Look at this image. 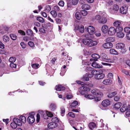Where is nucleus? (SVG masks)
I'll return each mask as SVG.
<instances>
[{
	"instance_id": "obj_1",
	"label": "nucleus",
	"mask_w": 130,
	"mask_h": 130,
	"mask_svg": "<svg viewBox=\"0 0 130 130\" xmlns=\"http://www.w3.org/2000/svg\"><path fill=\"white\" fill-rule=\"evenodd\" d=\"M91 73L94 76V77L96 80L102 79L105 77V74L102 73V71L101 70H93Z\"/></svg>"
},
{
	"instance_id": "obj_2",
	"label": "nucleus",
	"mask_w": 130,
	"mask_h": 130,
	"mask_svg": "<svg viewBox=\"0 0 130 130\" xmlns=\"http://www.w3.org/2000/svg\"><path fill=\"white\" fill-rule=\"evenodd\" d=\"M83 39V42L84 44L89 47H91L96 45L97 44V42L96 41H93L91 39Z\"/></svg>"
},
{
	"instance_id": "obj_3",
	"label": "nucleus",
	"mask_w": 130,
	"mask_h": 130,
	"mask_svg": "<svg viewBox=\"0 0 130 130\" xmlns=\"http://www.w3.org/2000/svg\"><path fill=\"white\" fill-rule=\"evenodd\" d=\"M59 120L56 117H54L52 119V122L48 125V128L50 129L54 128L57 126V123L58 122Z\"/></svg>"
},
{
	"instance_id": "obj_4",
	"label": "nucleus",
	"mask_w": 130,
	"mask_h": 130,
	"mask_svg": "<svg viewBox=\"0 0 130 130\" xmlns=\"http://www.w3.org/2000/svg\"><path fill=\"white\" fill-rule=\"evenodd\" d=\"M125 44L123 43H119L115 45V48L117 49L120 50V53L122 54H125L127 51L125 48Z\"/></svg>"
},
{
	"instance_id": "obj_5",
	"label": "nucleus",
	"mask_w": 130,
	"mask_h": 130,
	"mask_svg": "<svg viewBox=\"0 0 130 130\" xmlns=\"http://www.w3.org/2000/svg\"><path fill=\"white\" fill-rule=\"evenodd\" d=\"M39 113L43 116L45 119H47L48 117H51L53 116V114L51 112L47 111L41 110L40 111Z\"/></svg>"
},
{
	"instance_id": "obj_6",
	"label": "nucleus",
	"mask_w": 130,
	"mask_h": 130,
	"mask_svg": "<svg viewBox=\"0 0 130 130\" xmlns=\"http://www.w3.org/2000/svg\"><path fill=\"white\" fill-rule=\"evenodd\" d=\"M119 9L118 6L117 5L115 4L109 9V11L111 13L115 14L118 11Z\"/></svg>"
},
{
	"instance_id": "obj_7",
	"label": "nucleus",
	"mask_w": 130,
	"mask_h": 130,
	"mask_svg": "<svg viewBox=\"0 0 130 130\" xmlns=\"http://www.w3.org/2000/svg\"><path fill=\"white\" fill-rule=\"evenodd\" d=\"M34 113H30L29 116L28 117L27 121L30 124L33 123L35 121L34 118Z\"/></svg>"
},
{
	"instance_id": "obj_8",
	"label": "nucleus",
	"mask_w": 130,
	"mask_h": 130,
	"mask_svg": "<svg viewBox=\"0 0 130 130\" xmlns=\"http://www.w3.org/2000/svg\"><path fill=\"white\" fill-rule=\"evenodd\" d=\"M114 26L117 28L120 31H122L123 30V28L121 26V23L119 21H115L113 23Z\"/></svg>"
},
{
	"instance_id": "obj_9",
	"label": "nucleus",
	"mask_w": 130,
	"mask_h": 130,
	"mask_svg": "<svg viewBox=\"0 0 130 130\" xmlns=\"http://www.w3.org/2000/svg\"><path fill=\"white\" fill-rule=\"evenodd\" d=\"M95 30L94 28L92 26H89L87 28V30L90 35L94 34Z\"/></svg>"
},
{
	"instance_id": "obj_10",
	"label": "nucleus",
	"mask_w": 130,
	"mask_h": 130,
	"mask_svg": "<svg viewBox=\"0 0 130 130\" xmlns=\"http://www.w3.org/2000/svg\"><path fill=\"white\" fill-rule=\"evenodd\" d=\"M117 29L115 27H111L108 29V34L110 36H112L114 35L116 32Z\"/></svg>"
},
{
	"instance_id": "obj_11",
	"label": "nucleus",
	"mask_w": 130,
	"mask_h": 130,
	"mask_svg": "<svg viewBox=\"0 0 130 130\" xmlns=\"http://www.w3.org/2000/svg\"><path fill=\"white\" fill-rule=\"evenodd\" d=\"M91 92L93 94L96 96L100 95L101 96H102L103 95V94L99 90L96 89L92 90Z\"/></svg>"
},
{
	"instance_id": "obj_12",
	"label": "nucleus",
	"mask_w": 130,
	"mask_h": 130,
	"mask_svg": "<svg viewBox=\"0 0 130 130\" xmlns=\"http://www.w3.org/2000/svg\"><path fill=\"white\" fill-rule=\"evenodd\" d=\"M127 6L124 5L120 8V11L121 13L125 14L127 12Z\"/></svg>"
},
{
	"instance_id": "obj_13",
	"label": "nucleus",
	"mask_w": 130,
	"mask_h": 130,
	"mask_svg": "<svg viewBox=\"0 0 130 130\" xmlns=\"http://www.w3.org/2000/svg\"><path fill=\"white\" fill-rule=\"evenodd\" d=\"M84 27L83 25L76 26L75 27L74 30H79L80 32L83 33L84 32Z\"/></svg>"
},
{
	"instance_id": "obj_14",
	"label": "nucleus",
	"mask_w": 130,
	"mask_h": 130,
	"mask_svg": "<svg viewBox=\"0 0 130 130\" xmlns=\"http://www.w3.org/2000/svg\"><path fill=\"white\" fill-rule=\"evenodd\" d=\"M113 45L112 43L107 42L103 44L102 45V47L105 48L107 49L112 47Z\"/></svg>"
},
{
	"instance_id": "obj_15",
	"label": "nucleus",
	"mask_w": 130,
	"mask_h": 130,
	"mask_svg": "<svg viewBox=\"0 0 130 130\" xmlns=\"http://www.w3.org/2000/svg\"><path fill=\"white\" fill-rule=\"evenodd\" d=\"M108 26L105 25H103L102 27V31L104 34H106L107 32H108Z\"/></svg>"
},
{
	"instance_id": "obj_16",
	"label": "nucleus",
	"mask_w": 130,
	"mask_h": 130,
	"mask_svg": "<svg viewBox=\"0 0 130 130\" xmlns=\"http://www.w3.org/2000/svg\"><path fill=\"white\" fill-rule=\"evenodd\" d=\"M110 104V101L106 99L103 101L102 103V104L104 107H107Z\"/></svg>"
},
{
	"instance_id": "obj_17",
	"label": "nucleus",
	"mask_w": 130,
	"mask_h": 130,
	"mask_svg": "<svg viewBox=\"0 0 130 130\" xmlns=\"http://www.w3.org/2000/svg\"><path fill=\"white\" fill-rule=\"evenodd\" d=\"M56 90L58 91H63L65 90V87L60 85H58L55 87Z\"/></svg>"
},
{
	"instance_id": "obj_18",
	"label": "nucleus",
	"mask_w": 130,
	"mask_h": 130,
	"mask_svg": "<svg viewBox=\"0 0 130 130\" xmlns=\"http://www.w3.org/2000/svg\"><path fill=\"white\" fill-rule=\"evenodd\" d=\"M108 58L107 55L106 54L102 53L101 54V60L102 61L106 62Z\"/></svg>"
},
{
	"instance_id": "obj_19",
	"label": "nucleus",
	"mask_w": 130,
	"mask_h": 130,
	"mask_svg": "<svg viewBox=\"0 0 130 130\" xmlns=\"http://www.w3.org/2000/svg\"><path fill=\"white\" fill-rule=\"evenodd\" d=\"M13 121H14L15 123L18 126H21L22 125V123H21L19 119L17 118H14L13 119Z\"/></svg>"
},
{
	"instance_id": "obj_20",
	"label": "nucleus",
	"mask_w": 130,
	"mask_h": 130,
	"mask_svg": "<svg viewBox=\"0 0 130 130\" xmlns=\"http://www.w3.org/2000/svg\"><path fill=\"white\" fill-rule=\"evenodd\" d=\"M102 83L105 85H110L112 84V81L110 79H105L103 80Z\"/></svg>"
},
{
	"instance_id": "obj_21",
	"label": "nucleus",
	"mask_w": 130,
	"mask_h": 130,
	"mask_svg": "<svg viewBox=\"0 0 130 130\" xmlns=\"http://www.w3.org/2000/svg\"><path fill=\"white\" fill-rule=\"evenodd\" d=\"M120 31L117 32V35L119 38H122L124 36V34L123 32L121 31Z\"/></svg>"
},
{
	"instance_id": "obj_22",
	"label": "nucleus",
	"mask_w": 130,
	"mask_h": 130,
	"mask_svg": "<svg viewBox=\"0 0 130 130\" xmlns=\"http://www.w3.org/2000/svg\"><path fill=\"white\" fill-rule=\"evenodd\" d=\"M107 21V19L105 17H102L100 20L99 23L105 24L106 23Z\"/></svg>"
},
{
	"instance_id": "obj_23",
	"label": "nucleus",
	"mask_w": 130,
	"mask_h": 130,
	"mask_svg": "<svg viewBox=\"0 0 130 130\" xmlns=\"http://www.w3.org/2000/svg\"><path fill=\"white\" fill-rule=\"evenodd\" d=\"M92 57L94 59V61H96L98 60V59L100 57L98 54H94L92 55Z\"/></svg>"
},
{
	"instance_id": "obj_24",
	"label": "nucleus",
	"mask_w": 130,
	"mask_h": 130,
	"mask_svg": "<svg viewBox=\"0 0 130 130\" xmlns=\"http://www.w3.org/2000/svg\"><path fill=\"white\" fill-rule=\"evenodd\" d=\"M122 105V103L119 102L116 103L113 106L114 108L116 109H118L121 107Z\"/></svg>"
},
{
	"instance_id": "obj_25",
	"label": "nucleus",
	"mask_w": 130,
	"mask_h": 130,
	"mask_svg": "<svg viewBox=\"0 0 130 130\" xmlns=\"http://www.w3.org/2000/svg\"><path fill=\"white\" fill-rule=\"evenodd\" d=\"M49 107L51 110L54 111L56 109V106L55 104L51 103Z\"/></svg>"
},
{
	"instance_id": "obj_26",
	"label": "nucleus",
	"mask_w": 130,
	"mask_h": 130,
	"mask_svg": "<svg viewBox=\"0 0 130 130\" xmlns=\"http://www.w3.org/2000/svg\"><path fill=\"white\" fill-rule=\"evenodd\" d=\"M19 119L22 124V123H24L26 122V120L25 116H21L20 117Z\"/></svg>"
},
{
	"instance_id": "obj_27",
	"label": "nucleus",
	"mask_w": 130,
	"mask_h": 130,
	"mask_svg": "<svg viewBox=\"0 0 130 130\" xmlns=\"http://www.w3.org/2000/svg\"><path fill=\"white\" fill-rule=\"evenodd\" d=\"M117 94V92L116 91L113 92H112L109 93H108L107 96L109 98H111L115 95H116Z\"/></svg>"
},
{
	"instance_id": "obj_28",
	"label": "nucleus",
	"mask_w": 130,
	"mask_h": 130,
	"mask_svg": "<svg viewBox=\"0 0 130 130\" xmlns=\"http://www.w3.org/2000/svg\"><path fill=\"white\" fill-rule=\"evenodd\" d=\"M82 8L86 10H88L90 9V7L89 5L85 4H83L82 6Z\"/></svg>"
},
{
	"instance_id": "obj_29",
	"label": "nucleus",
	"mask_w": 130,
	"mask_h": 130,
	"mask_svg": "<svg viewBox=\"0 0 130 130\" xmlns=\"http://www.w3.org/2000/svg\"><path fill=\"white\" fill-rule=\"evenodd\" d=\"M96 125L95 123L93 122L90 123L89 124V127L91 129H93L94 128L96 127Z\"/></svg>"
},
{
	"instance_id": "obj_30",
	"label": "nucleus",
	"mask_w": 130,
	"mask_h": 130,
	"mask_svg": "<svg viewBox=\"0 0 130 130\" xmlns=\"http://www.w3.org/2000/svg\"><path fill=\"white\" fill-rule=\"evenodd\" d=\"M91 65L93 67L96 68H100L101 67L98 63L95 62L92 63Z\"/></svg>"
},
{
	"instance_id": "obj_31",
	"label": "nucleus",
	"mask_w": 130,
	"mask_h": 130,
	"mask_svg": "<svg viewBox=\"0 0 130 130\" xmlns=\"http://www.w3.org/2000/svg\"><path fill=\"white\" fill-rule=\"evenodd\" d=\"M10 126L12 128L14 129L17 127L18 125L15 123L14 121H13L11 123Z\"/></svg>"
},
{
	"instance_id": "obj_32",
	"label": "nucleus",
	"mask_w": 130,
	"mask_h": 130,
	"mask_svg": "<svg viewBox=\"0 0 130 130\" xmlns=\"http://www.w3.org/2000/svg\"><path fill=\"white\" fill-rule=\"evenodd\" d=\"M81 90H83L85 91H88L90 90V89L87 87L86 85H85L81 88Z\"/></svg>"
},
{
	"instance_id": "obj_33",
	"label": "nucleus",
	"mask_w": 130,
	"mask_h": 130,
	"mask_svg": "<svg viewBox=\"0 0 130 130\" xmlns=\"http://www.w3.org/2000/svg\"><path fill=\"white\" fill-rule=\"evenodd\" d=\"M85 97L89 99H92L94 98V96L92 94H85Z\"/></svg>"
},
{
	"instance_id": "obj_34",
	"label": "nucleus",
	"mask_w": 130,
	"mask_h": 130,
	"mask_svg": "<svg viewBox=\"0 0 130 130\" xmlns=\"http://www.w3.org/2000/svg\"><path fill=\"white\" fill-rule=\"evenodd\" d=\"M84 37H85V38L83 39H89L90 38H93L94 37L92 36H90L88 34H85L83 35Z\"/></svg>"
},
{
	"instance_id": "obj_35",
	"label": "nucleus",
	"mask_w": 130,
	"mask_h": 130,
	"mask_svg": "<svg viewBox=\"0 0 130 130\" xmlns=\"http://www.w3.org/2000/svg\"><path fill=\"white\" fill-rule=\"evenodd\" d=\"M26 32L27 34L28 35L32 37L34 36L33 32L30 29H29L27 30L26 31Z\"/></svg>"
},
{
	"instance_id": "obj_36",
	"label": "nucleus",
	"mask_w": 130,
	"mask_h": 130,
	"mask_svg": "<svg viewBox=\"0 0 130 130\" xmlns=\"http://www.w3.org/2000/svg\"><path fill=\"white\" fill-rule=\"evenodd\" d=\"M109 52L111 54L116 55H118L119 54L115 50L113 49H110L109 50Z\"/></svg>"
},
{
	"instance_id": "obj_37",
	"label": "nucleus",
	"mask_w": 130,
	"mask_h": 130,
	"mask_svg": "<svg viewBox=\"0 0 130 130\" xmlns=\"http://www.w3.org/2000/svg\"><path fill=\"white\" fill-rule=\"evenodd\" d=\"M114 40V39L112 37H109L107 38L106 40V42H108L110 43L111 42L113 41Z\"/></svg>"
},
{
	"instance_id": "obj_38",
	"label": "nucleus",
	"mask_w": 130,
	"mask_h": 130,
	"mask_svg": "<svg viewBox=\"0 0 130 130\" xmlns=\"http://www.w3.org/2000/svg\"><path fill=\"white\" fill-rule=\"evenodd\" d=\"M127 105L126 104H124L120 109V111L122 112H124L127 109Z\"/></svg>"
},
{
	"instance_id": "obj_39",
	"label": "nucleus",
	"mask_w": 130,
	"mask_h": 130,
	"mask_svg": "<svg viewBox=\"0 0 130 130\" xmlns=\"http://www.w3.org/2000/svg\"><path fill=\"white\" fill-rule=\"evenodd\" d=\"M36 20L38 21L41 23H43L45 21L44 19L42 17H37L36 18Z\"/></svg>"
},
{
	"instance_id": "obj_40",
	"label": "nucleus",
	"mask_w": 130,
	"mask_h": 130,
	"mask_svg": "<svg viewBox=\"0 0 130 130\" xmlns=\"http://www.w3.org/2000/svg\"><path fill=\"white\" fill-rule=\"evenodd\" d=\"M78 104V103L77 101H74L71 104L70 106L72 108L76 106Z\"/></svg>"
},
{
	"instance_id": "obj_41",
	"label": "nucleus",
	"mask_w": 130,
	"mask_h": 130,
	"mask_svg": "<svg viewBox=\"0 0 130 130\" xmlns=\"http://www.w3.org/2000/svg\"><path fill=\"white\" fill-rule=\"evenodd\" d=\"M75 17L76 19L78 20H80L81 18V15L80 13L78 12H76L75 13Z\"/></svg>"
},
{
	"instance_id": "obj_42",
	"label": "nucleus",
	"mask_w": 130,
	"mask_h": 130,
	"mask_svg": "<svg viewBox=\"0 0 130 130\" xmlns=\"http://www.w3.org/2000/svg\"><path fill=\"white\" fill-rule=\"evenodd\" d=\"M51 10V8L50 6L47 5L45 7V11L48 12Z\"/></svg>"
},
{
	"instance_id": "obj_43",
	"label": "nucleus",
	"mask_w": 130,
	"mask_h": 130,
	"mask_svg": "<svg viewBox=\"0 0 130 130\" xmlns=\"http://www.w3.org/2000/svg\"><path fill=\"white\" fill-rule=\"evenodd\" d=\"M50 13L54 18H55L57 15V13L55 11H52Z\"/></svg>"
},
{
	"instance_id": "obj_44",
	"label": "nucleus",
	"mask_w": 130,
	"mask_h": 130,
	"mask_svg": "<svg viewBox=\"0 0 130 130\" xmlns=\"http://www.w3.org/2000/svg\"><path fill=\"white\" fill-rule=\"evenodd\" d=\"M16 60V58L13 57H11L9 59V61L11 63L14 62Z\"/></svg>"
},
{
	"instance_id": "obj_45",
	"label": "nucleus",
	"mask_w": 130,
	"mask_h": 130,
	"mask_svg": "<svg viewBox=\"0 0 130 130\" xmlns=\"http://www.w3.org/2000/svg\"><path fill=\"white\" fill-rule=\"evenodd\" d=\"M3 38V41L5 42H7L9 40V37L6 35L4 36Z\"/></svg>"
},
{
	"instance_id": "obj_46",
	"label": "nucleus",
	"mask_w": 130,
	"mask_h": 130,
	"mask_svg": "<svg viewBox=\"0 0 130 130\" xmlns=\"http://www.w3.org/2000/svg\"><path fill=\"white\" fill-rule=\"evenodd\" d=\"M39 64L37 63H34L31 65L32 67L35 69H37L39 67Z\"/></svg>"
},
{
	"instance_id": "obj_47",
	"label": "nucleus",
	"mask_w": 130,
	"mask_h": 130,
	"mask_svg": "<svg viewBox=\"0 0 130 130\" xmlns=\"http://www.w3.org/2000/svg\"><path fill=\"white\" fill-rule=\"evenodd\" d=\"M101 17V16L100 15H97L94 18L95 20L98 21V22L99 23Z\"/></svg>"
},
{
	"instance_id": "obj_48",
	"label": "nucleus",
	"mask_w": 130,
	"mask_h": 130,
	"mask_svg": "<svg viewBox=\"0 0 130 130\" xmlns=\"http://www.w3.org/2000/svg\"><path fill=\"white\" fill-rule=\"evenodd\" d=\"M125 32L126 33H130V28L128 27H126L124 29Z\"/></svg>"
},
{
	"instance_id": "obj_49",
	"label": "nucleus",
	"mask_w": 130,
	"mask_h": 130,
	"mask_svg": "<svg viewBox=\"0 0 130 130\" xmlns=\"http://www.w3.org/2000/svg\"><path fill=\"white\" fill-rule=\"evenodd\" d=\"M10 36L11 39L13 40H15L16 39L17 36L13 34H11L10 35Z\"/></svg>"
},
{
	"instance_id": "obj_50",
	"label": "nucleus",
	"mask_w": 130,
	"mask_h": 130,
	"mask_svg": "<svg viewBox=\"0 0 130 130\" xmlns=\"http://www.w3.org/2000/svg\"><path fill=\"white\" fill-rule=\"evenodd\" d=\"M61 115L62 116H64L65 112V109L63 107H61Z\"/></svg>"
},
{
	"instance_id": "obj_51",
	"label": "nucleus",
	"mask_w": 130,
	"mask_h": 130,
	"mask_svg": "<svg viewBox=\"0 0 130 130\" xmlns=\"http://www.w3.org/2000/svg\"><path fill=\"white\" fill-rule=\"evenodd\" d=\"M107 78L109 79H111L113 78V75L111 73H109L107 75Z\"/></svg>"
},
{
	"instance_id": "obj_52",
	"label": "nucleus",
	"mask_w": 130,
	"mask_h": 130,
	"mask_svg": "<svg viewBox=\"0 0 130 130\" xmlns=\"http://www.w3.org/2000/svg\"><path fill=\"white\" fill-rule=\"evenodd\" d=\"M51 24L50 22H48L46 23H45L44 24L43 26L46 25V26H44L43 27H45V28H46L47 27H50L51 26Z\"/></svg>"
},
{
	"instance_id": "obj_53",
	"label": "nucleus",
	"mask_w": 130,
	"mask_h": 130,
	"mask_svg": "<svg viewBox=\"0 0 130 130\" xmlns=\"http://www.w3.org/2000/svg\"><path fill=\"white\" fill-rule=\"evenodd\" d=\"M81 14L84 16H86L87 14V12L85 10H82L81 11Z\"/></svg>"
},
{
	"instance_id": "obj_54",
	"label": "nucleus",
	"mask_w": 130,
	"mask_h": 130,
	"mask_svg": "<svg viewBox=\"0 0 130 130\" xmlns=\"http://www.w3.org/2000/svg\"><path fill=\"white\" fill-rule=\"evenodd\" d=\"M121 71L122 72L124 73L126 75H128L129 72L128 71L124 69H122Z\"/></svg>"
},
{
	"instance_id": "obj_55",
	"label": "nucleus",
	"mask_w": 130,
	"mask_h": 130,
	"mask_svg": "<svg viewBox=\"0 0 130 130\" xmlns=\"http://www.w3.org/2000/svg\"><path fill=\"white\" fill-rule=\"evenodd\" d=\"M58 4L59 6L62 7L64 6V3L63 1H60L58 3Z\"/></svg>"
},
{
	"instance_id": "obj_56",
	"label": "nucleus",
	"mask_w": 130,
	"mask_h": 130,
	"mask_svg": "<svg viewBox=\"0 0 130 130\" xmlns=\"http://www.w3.org/2000/svg\"><path fill=\"white\" fill-rule=\"evenodd\" d=\"M68 115L70 117L72 118H74L75 117V115L74 114V113H73V112H69L68 113Z\"/></svg>"
},
{
	"instance_id": "obj_57",
	"label": "nucleus",
	"mask_w": 130,
	"mask_h": 130,
	"mask_svg": "<svg viewBox=\"0 0 130 130\" xmlns=\"http://www.w3.org/2000/svg\"><path fill=\"white\" fill-rule=\"evenodd\" d=\"M62 56L63 57H65V58L66 59H67V58L68 57V55L67 54V53L65 52H63L62 53Z\"/></svg>"
},
{
	"instance_id": "obj_58",
	"label": "nucleus",
	"mask_w": 130,
	"mask_h": 130,
	"mask_svg": "<svg viewBox=\"0 0 130 130\" xmlns=\"http://www.w3.org/2000/svg\"><path fill=\"white\" fill-rule=\"evenodd\" d=\"M114 61V60L113 59H107L106 61V62L110 63H113Z\"/></svg>"
},
{
	"instance_id": "obj_59",
	"label": "nucleus",
	"mask_w": 130,
	"mask_h": 130,
	"mask_svg": "<svg viewBox=\"0 0 130 130\" xmlns=\"http://www.w3.org/2000/svg\"><path fill=\"white\" fill-rule=\"evenodd\" d=\"M28 45L31 47H32L34 46L33 42L31 41H29L28 43Z\"/></svg>"
},
{
	"instance_id": "obj_60",
	"label": "nucleus",
	"mask_w": 130,
	"mask_h": 130,
	"mask_svg": "<svg viewBox=\"0 0 130 130\" xmlns=\"http://www.w3.org/2000/svg\"><path fill=\"white\" fill-rule=\"evenodd\" d=\"M78 0H72L71 2L73 4L76 5L78 3Z\"/></svg>"
},
{
	"instance_id": "obj_61",
	"label": "nucleus",
	"mask_w": 130,
	"mask_h": 130,
	"mask_svg": "<svg viewBox=\"0 0 130 130\" xmlns=\"http://www.w3.org/2000/svg\"><path fill=\"white\" fill-rule=\"evenodd\" d=\"M53 9L56 11H58L60 10V8L58 6H55L53 8Z\"/></svg>"
},
{
	"instance_id": "obj_62",
	"label": "nucleus",
	"mask_w": 130,
	"mask_h": 130,
	"mask_svg": "<svg viewBox=\"0 0 130 130\" xmlns=\"http://www.w3.org/2000/svg\"><path fill=\"white\" fill-rule=\"evenodd\" d=\"M10 67L12 68H16V64L13 63H11L10 65Z\"/></svg>"
},
{
	"instance_id": "obj_63",
	"label": "nucleus",
	"mask_w": 130,
	"mask_h": 130,
	"mask_svg": "<svg viewBox=\"0 0 130 130\" xmlns=\"http://www.w3.org/2000/svg\"><path fill=\"white\" fill-rule=\"evenodd\" d=\"M95 35L97 37L100 36L101 35L100 31H96L94 33Z\"/></svg>"
},
{
	"instance_id": "obj_64",
	"label": "nucleus",
	"mask_w": 130,
	"mask_h": 130,
	"mask_svg": "<svg viewBox=\"0 0 130 130\" xmlns=\"http://www.w3.org/2000/svg\"><path fill=\"white\" fill-rule=\"evenodd\" d=\"M120 98V96H116L114 97V100L116 101H118Z\"/></svg>"
}]
</instances>
